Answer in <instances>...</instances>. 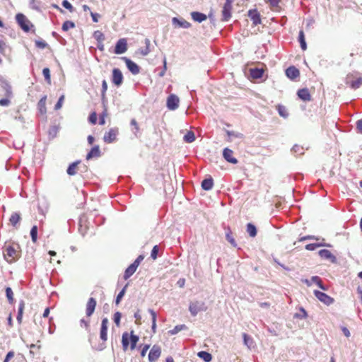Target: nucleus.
<instances>
[{"label": "nucleus", "instance_id": "f257e3e1", "mask_svg": "<svg viewBox=\"0 0 362 362\" xmlns=\"http://www.w3.org/2000/svg\"><path fill=\"white\" fill-rule=\"evenodd\" d=\"M108 319L105 317L102 320L101 322V327H100V337L103 340V343L100 344L98 347L97 348V350L102 351L105 348V341L107 339V326H108Z\"/></svg>", "mask_w": 362, "mask_h": 362}, {"label": "nucleus", "instance_id": "f03ea898", "mask_svg": "<svg viewBox=\"0 0 362 362\" xmlns=\"http://www.w3.org/2000/svg\"><path fill=\"white\" fill-rule=\"evenodd\" d=\"M207 306L204 301L195 300L191 302L189 306V310L192 316H196L199 312L206 311Z\"/></svg>", "mask_w": 362, "mask_h": 362}, {"label": "nucleus", "instance_id": "7ed1b4c3", "mask_svg": "<svg viewBox=\"0 0 362 362\" xmlns=\"http://www.w3.org/2000/svg\"><path fill=\"white\" fill-rule=\"evenodd\" d=\"M346 84L351 88L356 90L362 85V76H359L356 79H354L353 74H348L346 78Z\"/></svg>", "mask_w": 362, "mask_h": 362}, {"label": "nucleus", "instance_id": "20e7f679", "mask_svg": "<svg viewBox=\"0 0 362 362\" xmlns=\"http://www.w3.org/2000/svg\"><path fill=\"white\" fill-rule=\"evenodd\" d=\"M314 295L320 302L323 303L326 305H330L334 302V299L333 298L322 291L315 290Z\"/></svg>", "mask_w": 362, "mask_h": 362}, {"label": "nucleus", "instance_id": "39448f33", "mask_svg": "<svg viewBox=\"0 0 362 362\" xmlns=\"http://www.w3.org/2000/svg\"><path fill=\"white\" fill-rule=\"evenodd\" d=\"M233 0H226L222 10V21H228L231 18L232 4Z\"/></svg>", "mask_w": 362, "mask_h": 362}, {"label": "nucleus", "instance_id": "423d86ee", "mask_svg": "<svg viewBox=\"0 0 362 362\" xmlns=\"http://www.w3.org/2000/svg\"><path fill=\"white\" fill-rule=\"evenodd\" d=\"M17 253V250L13 246L8 245L4 251V256L7 262H11L16 258Z\"/></svg>", "mask_w": 362, "mask_h": 362}, {"label": "nucleus", "instance_id": "0eeeda50", "mask_svg": "<svg viewBox=\"0 0 362 362\" xmlns=\"http://www.w3.org/2000/svg\"><path fill=\"white\" fill-rule=\"evenodd\" d=\"M16 19L21 28L25 32H28L30 30V22L28 20L25 15L22 13H18L16 16Z\"/></svg>", "mask_w": 362, "mask_h": 362}, {"label": "nucleus", "instance_id": "6e6552de", "mask_svg": "<svg viewBox=\"0 0 362 362\" xmlns=\"http://www.w3.org/2000/svg\"><path fill=\"white\" fill-rule=\"evenodd\" d=\"M119 133L117 128H112L104 134L103 141L107 144H110L116 141L117 136Z\"/></svg>", "mask_w": 362, "mask_h": 362}, {"label": "nucleus", "instance_id": "1a4fd4ad", "mask_svg": "<svg viewBox=\"0 0 362 362\" xmlns=\"http://www.w3.org/2000/svg\"><path fill=\"white\" fill-rule=\"evenodd\" d=\"M179 103V98L174 94H171L167 98V107L170 110H175L178 108Z\"/></svg>", "mask_w": 362, "mask_h": 362}, {"label": "nucleus", "instance_id": "9d476101", "mask_svg": "<svg viewBox=\"0 0 362 362\" xmlns=\"http://www.w3.org/2000/svg\"><path fill=\"white\" fill-rule=\"evenodd\" d=\"M122 59L124 61L127 69L132 74L136 75L140 72V67L135 62L125 57Z\"/></svg>", "mask_w": 362, "mask_h": 362}, {"label": "nucleus", "instance_id": "9b49d317", "mask_svg": "<svg viewBox=\"0 0 362 362\" xmlns=\"http://www.w3.org/2000/svg\"><path fill=\"white\" fill-rule=\"evenodd\" d=\"M112 82L117 87L120 86L123 83L122 73L117 68H115L112 70Z\"/></svg>", "mask_w": 362, "mask_h": 362}, {"label": "nucleus", "instance_id": "f8f14e48", "mask_svg": "<svg viewBox=\"0 0 362 362\" xmlns=\"http://www.w3.org/2000/svg\"><path fill=\"white\" fill-rule=\"evenodd\" d=\"M127 50V42L125 38L119 39L115 45V53L117 54H121L124 53Z\"/></svg>", "mask_w": 362, "mask_h": 362}, {"label": "nucleus", "instance_id": "ddd939ff", "mask_svg": "<svg viewBox=\"0 0 362 362\" xmlns=\"http://www.w3.org/2000/svg\"><path fill=\"white\" fill-rule=\"evenodd\" d=\"M161 354V349L158 345H153L148 354V361L150 362H155L160 357Z\"/></svg>", "mask_w": 362, "mask_h": 362}, {"label": "nucleus", "instance_id": "4468645a", "mask_svg": "<svg viewBox=\"0 0 362 362\" xmlns=\"http://www.w3.org/2000/svg\"><path fill=\"white\" fill-rule=\"evenodd\" d=\"M318 254L322 259L329 260L332 263L337 262V257L327 249L320 250Z\"/></svg>", "mask_w": 362, "mask_h": 362}, {"label": "nucleus", "instance_id": "2eb2a0df", "mask_svg": "<svg viewBox=\"0 0 362 362\" xmlns=\"http://www.w3.org/2000/svg\"><path fill=\"white\" fill-rule=\"evenodd\" d=\"M0 86L5 90V96L11 97L13 95L12 88L4 78L0 75Z\"/></svg>", "mask_w": 362, "mask_h": 362}, {"label": "nucleus", "instance_id": "dca6fc26", "mask_svg": "<svg viewBox=\"0 0 362 362\" xmlns=\"http://www.w3.org/2000/svg\"><path fill=\"white\" fill-rule=\"evenodd\" d=\"M96 300L94 298H90L86 304V314L87 317H90L95 309Z\"/></svg>", "mask_w": 362, "mask_h": 362}, {"label": "nucleus", "instance_id": "f3484780", "mask_svg": "<svg viewBox=\"0 0 362 362\" xmlns=\"http://www.w3.org/2000/svg\"><path fill=\"white\" fill-rule=\"evenodd\" d=\"M172 23L175 27L189 28L191 27V23L183 18H173Z\"/></svg>", "mask_w": 362, "mask_h": 362}, {"label": "nucleus", "instance_id": "a211bd4d", "mask_svg": "<svg viewBox=\"0 0 362 362\" xmlns=\"http://www.w3.org/2000/svg\"><path fill=\"white\" fill-rule=\"evenodd\" d=\"M233 151L228 148H225L223 151V156L225 158L226 160H227L228 163L236 164L238 163V160L233 157Z\"/></svg>", "mask_w": 362, "mask_h": 362}, {"label": "nucleus", "instance_id": "6ab92c4d", "mask_svg": "<svg viewBox=\"0 0 362 362\" xmlns=\"http://www.w3.org/2000/svg\"><path fill=\"white\" fill-rule=\"evenodd\" d=\"M286 75L290 79L294 80L300 76V71L296 67L291 66L286 70Z\"/></svg>", "mask_w": 362, "mask_h": 362}, {"label": "nucleus", "instance_id": "aec40b11", "mask_svg": "<svg viewBox=\"0 0 362 362\" xmlns=\"http://www.w3.org/2000/svg\"><path fill=\"white\" fill-rule=\"evenodd\" d=\"M248 16L255 25H257L261 23L260 15L257 10H250L248 11Z\"/></svg>", "mask_w": 362, "mask_h": 362}, {"label": "nucleus", "instance_id": "412c9836", "mask_svg": "<svg viewBox=\"0 0 362 362\" xmlns=\"http://www.w3.org/2000/svg\"><path fill=\"white\" fill-rule=\"evenodd\" d=\"M298 96L303 101H310L311 95L308 88H302L298 90Z\"/></svg>", "mask_w": 362, "mask_h": 362}, {"label": "nucleus", "instance_id": "4be33fe9", "mask_svg": "<svg viewBox=\"0 0 362 362\" xmlns=\"http://www.w3.org/2000/svg\"><path fill=\"white\" fill-rule=\"evenodd\" d=\"M100 156V150L99 146H93L86 156V159L90 160L93 158H98Z\"/></svg>", "mask_w": 362, "mask_h": 362}, {"label": "nucleus", "instance_id": "5701e85b", "mask_svg": "<svg viewBox=\"0 0 362 362\" xmlns=\"http://www.w3.org/2000/svg\"><path fill=\"white\" fill-rule=\"evenodd\" d=\"M214 180L211 177L204 179L202 182V187L203 189L209 191L213 188Z\"/></svg>", "mask_w": 362, "mask_h": 362}, {"label": "nucleus", "instance_id": "b1692460", "mask_svg": "<svg viewBox=\"0 0 362 362\" xmlns=\"http://www.w3.org/2000/svg\"><path fill=\"white\" fill-rule=\"evenodd\" d=\"M191 17L194 21L199 23H202L206 19V16L204 13L198 11L192 12Z\"/></svg>", "mask_w": 362, "mask_h": 362}, {"label": "nucleus", "instance_id": "393cba45", "mask_svg": "<svg viewBox=\"0 0 362 362\" xmlns=\"http://www.w3.org/2000/svg\"><path fill=\"white\" fill-rule=\"evenodd\" d=\"M250 76L254 79H259L261 78L264 74V70L262 69H250Z\"/></svg>", "mask_w": 362, "mask_h": 362}, {"label": "nucleus", "instance_id": "a878e982", "mask_svg": "<svg viewBox=\"0 0 362 362\" xmlns=\"http://www.w3.org/2000/svg\"><path fill=\"white\" fill-rule=\"evenodd\" d=\"M81 163L80 160H76L72 163H71L67 170H66V173L69 175H75L77 173L76 171V168H77V166L78 165Z\"/></svg>", "mask_w": 362, "mask_h": 362}, {"label": "nucleus", "instance_id": "bb28decb", "mask_svg": "<svg viewBox=\"0 0 362 362\" xmlns=\"http://www.w3.org/2000/svg\"><path fill=\"white\" fill-rule=\"evenodd\" d=\"M21 219V214L19 213L16 212L11 214L9 218V221L13 226L16 228Z\"/></svg>", "mask_w": 362, "mask_h": 362}, {"label": "nucleus", "instance_id": "cd10ccee", "mask_svg": "<svg viewBox=\"0 0 362 362\" xmlns=\"http://www.w3.org/2000/svg\"><path fill=\"white\" fill-rule=\"evenodd\" d=\"M25 308V303L23 300H21L18 305V315L16 317L17 321L19 324L22 322L23 313Z\"/></svg>", "mask_w": 362, "mask_h": 362}, {"label": "nucleus", "instance_id": "c85d7f7f", "mask_svg": "<svg viewBox=\"0 0 362 362\" xmlns=\"http://www.w3.org/2000/svg\"><path fill=\"white\" fill-rule=\"evenodd\" d=\"M136 267L131 264L125 270L124 274V279L125 280L128 279L130 276H132L134 273L136 271Z\"/></svg>", "mask_w": 362, "mask_h": 362}, {"label": "nucleus", "instance_id": "c756f323", "mask_svg": "<svg viewBox=\"0 0 362 362\" xmlns=\"http://www.w3.org/2000/svg\"><path fill=\"white\" fill-rule=\"evenodd\" d=\"M311 281L313 283L316 284L319 286V288H320L322 290L327 291V289H328L327 286H325L323 284L322 279L319 276H312Z\"/></svg>", "mask_w": 362, "mask_h": 362}, {"label": "nucleus", "instance_id": "7c9ffc66", "mask_svg": "<svg viewBox=\"0 0 362 362\" xmlns=\"http://www.w3.org/2000/svg\"><path fill=\"white\" fill-rule=\"evenodd\" d=\"M197 356L205 362H210L212 359L211 354L204 351L198 352Z\"/></svg>", "mask_w": 362, "mask_h": 362}, {"label": "nucleus", "instance_id": "2f4dec72", "mask_svg": "<svg viewBox=\"0 0 362 362\" xmlns=\"http://www.w3.org/2000/svg\"><path fill=\"white\" fill-rule=\"evenodd\" d=\"M129 337L127 332H124L122 337V349L124 351H127L129 344Z\"/></svg>", "mask_w": 362, "mask_h": 362}, {"label": "nucleus", "instance_id": "473e14b6", "mask_svg": "<svg viewBox=\"0 0 362 362\" xmlns=\"http://www.w3.org/2000/svg\"><path fill=\"white\" fill-rule=\"evenodd\" d=\"M298 41L300 45V47L303 50H305L307 49V45L305 40V35L303 30H300L298 34Z\"/></svg>", "mask_w": 362, "mask_h": 362}, {"label": "nucleus", "instance_id": "72a5a7b5", "mask_svg": "<svg viewBox=\"0 0 362 362\" xmlns=\"http://www.w3.org/2000/svg\"><path fill=\"white\" fill-rule=\"evenodd\" d=\"M247 232L249 235L254 238L257 235V228L255 226L251 223L247 224Z\"/></svg>", "mask_w": 362, "mask_h": 362}, {"label": "nucleus", "instance_id": "f704fd0d", "mask_svg": "<svg viewBox=\"0 0 362 362\" xmlns=\"http://www.w3.org/2000/svg\"><path fill=\"white\" fill-rule=\"evenodd\" d=\"M129 337L131 343L130 348L132 350H133L136 348V344L139 341V338L137 335L134 334L133 331H132L131 335Z\"/></svg>", "mask_w": 362, "mask_h": 362}, {"label": "nucleus", "instance_id": "c9c22d12", "mask_svg": "<svg viewBox=\"0 0 362 362\" xmlns=\"http://www.w3.org/2000/svg\"><path fill=\"white\" fill-rule=\"evenodd\" d=\"M148 313L151 314V318H152V326H151L152 331L153 333H156V317H157L156 313L152 309H148Z\"/></svg>", "mask_w": 362, "mask_h": 362}, {"label": "nucleus", "instance_id": "e433bc0d", "mask_svg": "<svg viewBox=\"0 0 362 362\" xmlns=\"http://www.w3.org/2000/svg\"><path fill=\"white\" fill-rule=\"evenodd\" d=\"M187 327L185 325H176L173 329H170L168 333L171 335H174L177 334L179 332L182 330L187 329Z\"/></svg>", "mask_w": 362, "mask_h": 362}, {"label": "nucleus", "instance_id": "4c0bfd02", "mask_svg": "<svg viewBox=\"0 0 362 362\" xmlns=\"http://www.w3.org/2000/svg\"><path fill=\"white\" fill-rule=\"evenodd\" d=\"M277 110H278L279 115L283 117L284 118H286L288 116V112L285 106L279 105L277 106Z\"/></svg>", "mask_w": 362, "mask_h": 362}, {"label": "nucleus", "instance_id": "58836bf2", "mask_svg": "<svg viewBox=\"0 0 362 362\" xmlns=\"http://www.w3.org/2000/svg\"><path fill=\"white\" fill-rule=\"evenodd\" d=\"M127 286H128V284H126L124 286V287L120 291V292L117 296L116 299H115V304L116 305H119V304L120 301L122 300V298L124 297V296L125 294L126 289H127Z\"/></svg>", "mask_w": 362, "mask_h": 362}, {"label": "nucleus", "instance_id": "ea45409f", "mask_svg": "<svg viewBox=\"0 0 362 362\" xmlns=\"http://www.w3.org/2000/svg\"><path fill=\"white\" fill-rule=\"evenodd\" d=\"M195 140V135L193 132L189 131L184 136V141L187 143H192Z\"/></svg>", "mask_w": 362, "mask_h": 362}, {"label": "nucleus", "instance_id": "a19ab883", "mask_svg": "<svg viewBox=\"0 0 362 362\" xmlns=\"http://www.w3.org/2000/svg\"><path fill=\"white\" fill-rule=\"evenodd\" d=\"M93 37L97 40V42H103L105 40V35L100 30L95 31L93 33Z\"/></svg>", "mask_w": 362, "mask_h": 362}, {"label": "nucleus", "instance_id": "79ce46f5", "mask_svg": "<svg viewBox=\"0 0 362 362\" xmlns=\"http://www.w3.org/2000/svg\"><path fill=\"white\" fill-rule=\"evenodd\" d=\"M232 232L230 230V228L228 229V232L226 233V240L233 246V247H236L237 246V244H236V242L235 240V239L233 238V237L232 236Z\"/></svg>", "mask_w": 362, "mask_h": 362}, {"label": "nucleus", "instance_id": "37998d69", "mask_svg": "<svg viewBox=\"0 0 362 362\" xmlns=\"http://www.w3.org/2000/svg\"><path fill=\"white\" fill-rule=\"evenodd\" d=\"M324 243H310L305 245V249L307 250L313 251L320 247L325 246Z\"/></svg>", "mask_w": 362, "mask_h": 362}, {"label": "nucleus", "instance_id": "c03bdc74", "mask_svg": "<svg viewBox=\"0 0 362 362\" xmlns=\"http://www.w3.org/2000/svg\"><path fill=\"white\" fill-rule=\"evenodd\" d=\"M6 297L8 298L9 303L12 304L14 301V298H13V291L10 287H7L6 288Z\"/></svg>", "mask_w": 362, "mask_h": 362}, {"label": "nucleus", "instance_id": "a18cd8bd", "mask_svg": "<svg viewBox=\"0 0 362 362\" xmlns=\"http://www.w3.org/2000/svg\"><path fill=\"white\" fill-rule=\"evenodd\" d=\"M30 236L32 241L33 243H36L37 239V226H33L30 230Z\"/></svg>", "mask_w": 362, "mask_h": 362}, {"label": "nucleus", "instance_id": "49530a36", "mask_svg": "<svg viewBox=\"0 0 362 362\" xmlns=\"http://www.w3.org/2000/svg\"><path fill=\"white\" fill-rule=\"evenodd\" d=\"M42 74L45 77V81L48 84L51 83V76L50 71L49 68H44L42 70Z\"/></svg>", "mask_w": 362, "mask_h": 362}, {"label": "nucleus", "instance_id": "de8ad7c7", "mask_svg": "<svg viewBox=\"0 0 362 362\" xmlns=\"http://www.w3.org/2000/svg\"><path fill=\"white\" fill-rule=\"evenodd\" d=\"M75 27V24L74 22L72 21H66L63 25H62V30L64 31H67L69 30L70 28H74Z\"/></svg>", "mask_w": 362, "mask_h": 362}, {"label": "nucleus", "instance_id": "09e8293b", "mask_svg": "<svg viewBox=\"0 0 362 362\" xmlns=\"http://www.w3.org/2000/svg\"><path fill=\"white\" fill-rule=\"evenodd\" d=\"M80 326L84 327L86 330L90 331V321L84 318L80 320Z\"/></svg>", "mask_w": 362, "mask_h": 362}, {"label": "nucleus", "instance_id": "8fccbe9b", "mask_svg": "<svg viewBox=\"0 0 362 362\" xmlns=\"http://www.w3.org/2000/svg\"><path fill=\"white\" fill-rule=\"evenodd\" d=\"M107 90V83L105 80L102 81V89H101V97L102 99L104 100L105 98L106 91Z\"/></svg>", "mask_w": 362, "mask_h": 362}, {"label": "nucleus", "instance_id": "3c124183", "mask_svg": "<svg viewBox=\"0 0 362 362\" xmlns=\"http://www.w3.org/2000/svg\"><path fill=\"white\" fill-rule=\"evenodd\" d=\"M13 97L11 96V97H8V96H6L5 98H1L0 99V105L1 106H4V107H7L10 104H11V100L10 99Z\"/></svg>", "mask_w": 362, "mask_h": 362}, {"label": "nucleus", "instance_id": "603ef678", "mask_svg": "<svg viewBox=\"0 0 362 362\" xmlns=\"http://www.w3.org/2000/svg\"><path fill=\"white\" fill-rule=\"evenodd\" d=\"M35 45L37 48L45 49L48 46V44L44 40H36Z\"/></svg>", "mask_w": 362, "mask_h": 362}, {"label": "nucleus", "instance_id": "864d4df0", "mask_svg": "<svg viewBox=\"0 0 362 362\" xmlns=\"http://www.w3.org/2000/svg\"><path fill=\"white\" fill-rule=\"evenodd\" d=\"M292 151L299 155H302L304 153L303 148L298 145H294L293 147L292 148Z\"/></svg>", "mask_w": 362, "mask_h": 362}, {"label": "nucleus", "instance_id": "5fc2aeb1", "mask_svg": "<svg viewBox=\"0 0 362 362\" xmlns=\"http://www.w3.org/2000/svg\"><path fill=\"white\" fill-rule=\"evenodd\" d=\"M158 250H159V247L158 245H155L152 250H151V257L153 259H156L158 257Z\"/></svg>", "mask_w": 362, "mask_h": 362}, {"label": "nucleus", "instance_id": "6e6d98bb", "mask_svg": "<svg viewBox=\"0 0 362 362\" xmlns=\"http://www.w3.org/2000/svg\"><path fill=\"white\" fill-rule=\"evenodd\" d=\"M62 6L68 9L70 12H73L74 11L73 6L68 1V0H64L62 1Z\"/></svg>", "mask_w": 362, "mask_h": 362}, {"label": "nucleus", "instance_id": "4d7b16f0", "mask_svg": "<svg viewBox=\"0 0 362 362\" xmlns=\"http://www.w3.org/2000/svg\"><path fill=\"white\" fill-rule=\"evenodd\" d=\"M121 317H122V315L119 312H116L114 314L113 320L117 326L119 325Z\"/></svg>", "mask_w": 362, "mask_h": 362}, {"label": "nucleus", "instance_id": "13d9d810", "mask_svg": "<svg viewBox=\"0 0 362 362\" xmlns=\"http://www.w3.org/2000/svg\"><path fill=\"white\" fill-rule=\"evenodd\" d=\"M88 121L93 124H95L97 122V114L93 112H92L88 117Z\"/></svg>", "mask_w": 362, "mask_h": 362}, {"label": "nucleus", "instance_id": "bf43d9fd", "mask_svg": "<svg viewBox=\"0 0 362 362\" xmlns=\"http://www.w3.org/2000/svg\"><path fill=\"white\" fill-rule=\"evenodd\" d=\"M64 100V95H62L59 97L57 103H56V105L54 106L55 110H59L62 107Z\"/></svg>", "mask_w": 362, "mask_h": 362}, {"label": "nucleus", "instance_id": "052dcab7", "mask_svg": "<svg viewBox=\"0 0 362 362\" xmlns=\"http://www.w3.org/2000/svg\"><path fill=\"white\" fill-rule=\"evenodd\" d=\"M307 240H318L319 238L315 237L314 235H306V236H303V237L300 238L298 240L300 242H302V241Z\"/></svg>", "mask_w": 362, "mask_h": 362}, {"label": "nucleus", "instance_id": "680f3d73", "mask_svg": "<svg viewBox=\"0 0 362 362\" xmlns=\"http://www.w3.org/2000/svg\"><path fill=\"white\" fill-rule=\"evenodd\" d=\"M131 125L134 127L135 131L134 133L135 135H136L137 132L139 131V127L135 119H132L131 120Z\"/></svg>", "mask_w": 362, "mask_h": 362}, {"label": "nucleus", "instance_id": "e2e57ef3", "mask_svg": "<svg viewBox=\"0 0 362 362\" xmlns=\"http://www.w3.org/2000/svg\"><path fill=\"white\" fill-rule=\"evenodd\" d=\"M15 353L13 351H10L6 356L4 362H9V361L14 357Z\"/></svg>", "mask_w": 362, "mask_h": 362}, {"label": "nucleus", "instance_id": "0e129e2a", "mask_svg": "<svg viewBox=\"0 0 362 362\" xmlns=\"http://www.w3.org/2000/svg\"><path fill=\"white\" fill-rule=\"evenodd\" d=\"M144 257L143 255H139L138 257L134 260V262L132 263L133 265H134L136 268L140 264L141 262L144 259Z\"/></svg>", "mask_w": 362, "mask_h": 362}, {"label": "nucleus", "instance_id": "69168bd1", "mask_svg": "<svg viewBox=\"0 0 362 362\" xmlns=\"http://www.w3.org/2000/svg\"><path fill=\"white\" fill-rule=\"evenodd\" d=\"M243 337L244 344L246 346H247L248 347H250L249 341H252V339L246 333H243Z\"/></svg>", "mask_w": 362, "mask_h": 362}, {"label": "nucleus", "instance_id": "338daca9", "mask_svg": "<svg viewBox=\"0 0 362 362\" xmlns=\"http://www.w3.org/2000/svg\"><path fill=\"white\" fill-rule=\"evenodd\" d=\"M356 129L358 133L362 134V119H358L356 123Z\"/></svg>", "mask_w": 362, "mask_h": 362}, {"label": "nucleus", "instance_id": "774afa93", "mask_svg": "<svg viewBox=\"0 0 362 362\" xmlns=\"http://www.w3.org/2000/svg\"><path fill=\"white\" fill-rule=\"evenodd\" d=\"M90 16L92 17V20L93 22H95V23L98 22L99 18L100 17V14H98L97 13L90 12Z\"/></svg>", "mask_w": 362, "mask_h": 362}]
</instances>
